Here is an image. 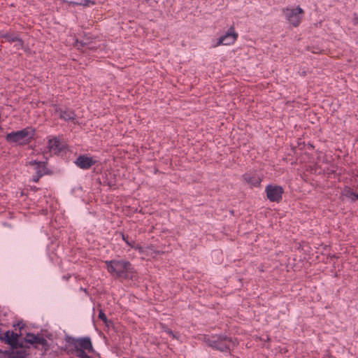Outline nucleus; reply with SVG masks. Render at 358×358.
<instances>
[{"label":"nucleus","mask_w":358,"mask_h":358,"mask_svg":"<svg viewBox=\"0 0 358 358\" xmlns=\"http://www.w3.org/2000/svg\"><path fill=\"white\" fill-rule=\"evenodd\" d=\"M6 355L9 358H26L29 355L27 349L22 348V345L18 344L17 348H11L10 350L6 351Z\"/></svg>","instance_id":"11"},{"label":"nucleus","mask_w":358,"mask_h":358,"mask_svg":"<svg viewBox=\"0 0 358 358\" xmlns=\"http://www.w3.org/2000/svg\"><path fill=\"white\" fill-rule=\"evenodd\" d=\"M98 317L100 320H101L104 322H106L107 321L106 316L101 310L99 311Z\"/></svg>","instance_id":"22"},{"label":"nucleus","mask_w":358,"mask_h":358,"mask_svg":"<svg viewBox=\"0 0 358 358\" xmlns=\"http://www.w3.org/2000/svg\"><path fill=\"white\" fill-rule=\"evenodd\" d=\"M106 268L112 275L127 278L133 273V267L130 262L123 259L106 261Z\"/></svg>","instance_id":"1"},{"label":"nucleus","mask_w":358,"mask_h":358,"mask_svg":"<svg viewBox=\"0 0 358 358\" xmlns=\"http://www.w3.org/2000/svg\"><path fill=\"white\" fill-rule=\"evenodd\" d=\"M95 162L96 161L93 158L86 155L79 156L75 162L77 166L83 169L90 168Z\"/></svg>","instance_id":"12"},{"label":"nucleus","mask_w":358,"mask_h":358,"mask_svg":"<svg viewBox=\"0 0 358 358\" xmlns=\"http://www.w3.org/2000/svg\"><path fill=\"white\" fill-rule=\"evenodd\" d=\"M29 164L33 166L34 171L38 175V177H41L45 174V162L34 160L29 162Z\"/></svg>","instance_id":"14"},{"label":"nucleus","mask_w":358,"mask_h":358,"mask_svg":"<svg viewBox=\"0 0 358 358\" xmlns=\"http://www.w3.org/2000/svg\"><path fill=\"white\" fill-rule=\"evenodd\" d=\"M90 358H91V357H90Z\"/></svg>","instance_id":"28"},{"label":"nucleus","mask_w":358,"mask_h":358,"mask_svg":"<svg viewBox=\"0 0 358 358\" xmlns=\"http://www.w3.org/2000/svg\"><path fill=\"white\" fill-rule=\"evenodd\" d=\"M14 43H15V47L16 48L17 50L23 49L24 41H22V39L21 38H20L18 36V40L15 41Z\"/></svg>","instance_id":"21"},{"label":"nucleus","mask_w":358,"mask_h":358,"mask_svg":"<svg viewBox=\"0 0 358 358\" xmlns=\"http://www.w3.org/2000/svg\"><path fill=\"white\" fill-rule=\"evenodd\" d=\"M238 37V34L235 31L234 28L231 27L227 31L219 38L215 46L220 45H229L233 44Z\"/></svg>","instance_id":"7"},{"label":"nucleus","mask_w":358,"mask_h":358,"mask_svg":"<svg viewBox=\"0 0 358 358\" xmlns=\"http://www.w3.org/2000/svg\"><path fill=\"white\" fill-rule=\"evenodd\" d=\"M39 178H40V177H38V175H37V174H36V176H34V177H33V181H34V182H37V181L38 180V179H39Z\"/></svg>","instance_id":"26"},{"label":"nucleus","mask_w":358,"mask_h":358,"mask_svg":"<svg viewBox=\"0 0 358 358\" xmlns=\"http://www.w3.org/2000/svg\"><path fill=\"white\" fill-rule=\"evenodd\" d=\"M62 2L68 4L69 7L75 6H88L90 4L93 5L94 3L91 0H61Z\"/></svg>","instance_id":"16"},{"label":"nucleus","mask_w":358,"mask_h":358,"mask_svg":"<svg viewBox=\"0 0 358 358\" xmlns=\"http://www.w3.org/2000/svg\"><path fill=\"white\" fill-rule=\"evenodd\" d=\"M265 192L270 201L279 202L282 199L283 189L280 186L268 185L266 187Z\"/></svg>","instance_id":"6"},{"label":"nucleus","mask_w":358,"mask_h":358,"mask_svg":"<svg viewBox=\"0 0 358 358\" xmlns=\"http://www.w3.org/2000/svg\"><path fill=\"white\" fill-rule=\"evenodd\" d=\"M132 248H134L135 250H137L140 253H143L144 251H145V248L138 245H136L134 243V247H131Z\"/></svg>","instance_id":"25"},{"label":"nucleus","mask_w":358,"mask_h":358,"mask_svg":"<svg viewBox=\"0 0 358 358\" xmlns=\"http://www.w3.org/2000/svg\"><path fill=\"white\" fill-rule=\"evenodd\" d=\"M94 36L90 33H84L83 38H76L74 42V45L82 51H86V48L90 45V42L93 40Z\"/></svg>","instance_id":"10"},{"label":"nucleus","mask_w":358,"mask_h":358,"mask_svg":"<svg viewBox=\"0 0 358 358\" xmlns=\"http://www.w3.org/2000/svg\"><path fill=\"white\" fill-rule=\"evenodd\" d=\"M32 137V133L29 128L20 131L10 132L7 134L6 140L10 143L18 144H24L27 143Z\"/></svg>","instance_id":"4"},{"label":"nucleus","mask_w":358,"mask_h":358,"mask_svg":"<svg viewBox=\"0 0 358 358\" xmlns=\"http://www.w3.org/2000/svg\"><path fill=\"white\" fill-rule=\"evenodd\" d=\"M59 116L61 119H63L64 120H73L75 115L74 113L69 110H59Z\"/></svg>","instance_id":"19"},{"label":"nucleus","mask_w":358,"mask_h":358,"mask_svg":"<svg viewBox=\"0 0 358 358\" xmlns=\"http://www.w3.org/2000/svg\"><path fill=\"white\" fill-rule=\"evenodd\" d=\"M204 341L209 347L221 352H227L235 345L230 338L221 336H205Z\"/></svg>","instance_id":"2"},{"label":"nucleus","mask_w":358,"mask_h":358,"mask_svg":"<svg viewBox=\"0 0 358 358\" xmlns=\"http://www.w3.org/2000/svg\"><path fill=\"white\" fill-rule=\"evenodd\" d=\"M66 148V145L59 141L57 137H52L48 139L47 149L48 151L54 153L59 154Z\"/></svg>","instance_id":"8"},{"label":"nucleus","mask_w":358,"mask_h":358,"mask_svg":"<svg viewBox=\"0 0 358 358\" xmlns=\"http://www.w3.org/2000/svg\"><path fill=\"white\" fill-rule=\"evenodd\" d=\"M132 248H134L135 250H137L140 253H143L144 251H145V248L138 245H136L134 243V247H131Z\"/></svg>","instance_id":"24"},{"label":"nucleus","mask_w":358,"mask_h":358,"mask_svg":"<svg viewBox=\"0 0 358 358\" xmlns=\"http://www.w3.org/2000/svg\"><path fill=\"white\" fill-rule=\"evenodd\" d=\"M18 337L17 333L11 331H6L3 334L0 335V341L9 345L11 348H17L18 347Z\"/></svg>","instance_id":"9"},{"label":"nucleus","mask_w":358,"mask_h":358,"mask_svg":"<svg viewBox=\"0 0 358 358\" xmlns=\"http://www.w3.org/2000/svg\"><path fill=\"white\" fill-rule=\"evenodd\" d=\"M0 38H4L6 41L11 43L18 40V35L14 32H3L0 33Z\"/></svg>","instance_id":"17"},{"label":"nucleus","mask_w":358,"mask_h":358,"mask_svg":"<svg viewBox=\"0 0 358 358\" xmlns=\"http://www.w3.org/2000/svg\"><path fill=\"white\" fill-rule=\"evenodd\" d=\"M122 239L125 241V243L130 247H134V242H130L127 239V237H126L124 234H122Z\"/></svg>","instance_id":"23"},{"label":"nucleus","mask_w":358,"mask_h":358,"mask_svg":"<svg viewBox=\"0 0 358 358\" xmlns=\"http://www.w3.org/2000/svg\"><path fill=\"white\" fill-rule=\"evenodd\" d=\"M357 199H358V196H357Z\"/></svg>","instance_id":"27"},{"label":"nucleus","mask_w":358,"mask_h":358,"mask_svg":"<svg viewBox=\"0 0 358 358\" xmlns=\"http://www.w3.org/2000/svg\"><path fill=\"white\" fill-rule=\"evenodd\" d=\"M160 328L162 332L166 333L169 336H171L174 339H178L179 338V334L177 333H174L170 329H169L165 324H160Z\"/></svg>","instance_id":"20"},{"label":"nucleus","mask_w":358,"mask_h":358,"mask_svg":"<svg viewBox=\"0 0 358 358\" xmlns=\"http://www.w3.org/2000/svg\"><path fill=\"white\" fill-rule=\"evenodd\" d=\"M303 13L300 6L296 8H286L283 9V14L286 20L294 27H297L300 24L301 16Z\"/></svg>","instance_id":"5"},{"label":"nucleus","mask_w":358,"mask_h":358,"mask_svg":"<svg viewBox=\"0 0 358 358\" xmlns=\"http://www.w3.org/2000/svg\"><path fill=\"white\" fill-rule=\"evenodd\" d=\"M24 341L32 345H41L45 347L48 345L46 339L41 336H36L33 334H27L24 338Z\"/></svg>","instance_id":"13"},{"label":"nucleus","mask_w":358,"mask_h":358,"mask_svg":"<svg viewBox=\"0 0 358 358\" xmlns=\"http://www.w3.org/2000/svg\"><path fill=\"white\" fill-rule=\"evenodd\" d=\"M73 345L74 349L72 352L79 358H90L85 351L88 352L93 351V347L90 338H83L79 339H73Z\"/></svg>","instance_id":"3"},{"label":"nucleus","mask_w":358,"mask_h":358,"mask_svg":"<svg viewBox=\"0 0 358 358\" xmlns=\"http://www.w3.org/2000/svg\"><path fill=\"white\" fill-rule=\"evenodd\" d=\"M243 178L245 181L252 186H258L261 182L260 178L255 174L246 173Z\"/></svg>","instance_id":"15"},{"label":"nucleus","mask_w":358,"mask_h":358,"mask_svg":"<svg viewBox=\"0 0 358 358\" xmlns=\"http://www.w3.org/2000/svg\"><path fill=\"white\" fill-rule=\"evenodd\" d=\"M100 45L101 43L100 41L98 39V37L94 36L93 40L90 42V45L86 48V51L89 50L92 52H96Z\"/></svg>","instance_id":"18"}]
</instances>
